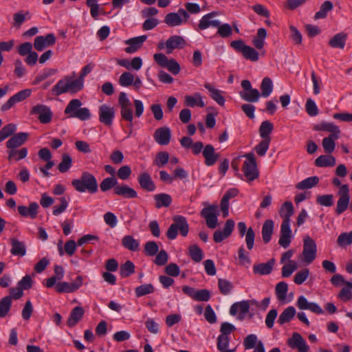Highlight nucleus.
Returning <instances> with one entry per match:
<instances>
[{"label":"nucleus","mask_w":352,"mask_h":352,"mask_svg":"<svg viewBox=\"0 0 352 352\" xmlns=\"http://www.w3.org/2000/svg\"><path fill=\"white\" fill-rule=\"evenodd\" d=\"M84 82L81 79H74V77L67 76L58 81L52 87V91L55 96H60L64 93L76 94L82 89Z\"/></svg>","instance_id":"nucleus-1"},{"label":"nucleus","mask_w":352,"mask_h":352,"mask_svg":"<svg viewBox=\"0 0 352 352\" xmlns=\"http://www.w3.org/2000/svg\"><path fill=\"white\" fill-rule=\"evenodd\" d=\"M72 186L79 192H88L91 194L98 191V182L95 176L87 171L82 172L78 179H73Z\"/></svg>","instance_id":"nucleus-2"},{"label":"nucleus","mask_w":352,"mask_h":352,"mask_svg":"<svg viewBox=\"0 0 352 352\" xmlns=\"http://www.w3.org/2000/svg\"><path fill=\"white\" fill-rule=\"evenodd\" d=\"M82 102L79 99H72L67 104L64 113L68 118H76L82 121L88 120L91 117L90 110L87 107H82Z\"/></svg>","instance_id":"nucleus-3"},{"label":"nucleus","mask_w":352,"mask_h":352,"mask_svg":"<svg viewBox=\"0 0 352 352\" xmlns=\"http://www.w3.org/2000/svg\"><path fill=\"white\" fill-rule=\"evenodd\" d=\"M173 220V223L169 226L166 232L167 238L170 240L176 239L178 231L183 236H186L189 232V225L186 218L181 215H176Z\"/></svg>","instance_id":"nucleus-4"},{"label":"nucleus","mask_w":352,"mask_h":352,"mask_svg":"<svg viewBox=\"0 0 352 352\" xmlns=\"http://www.w3.org/2000/svg\"><path fill=\"white\" fill-rule=\"evenodd\" d=\"M230 46L236 52L242 54L246 60L256 62L259 59V53L255 48L247 45L241 39L234 40L230 43Z\"/></svg>","instance_id":"nucleus-5"},{"label":"nucleus","mask_w":352,"mask_h":352,"mask_svg":"<svg viewBox=\"0 0 352 352\" xmlns=\"http://www.w3.org/2000/svg\"><path fill=\"white\" fill-rule=\"evenodd\" d=\"M242 157L246 158L242 167L244 175L248 182H252L258 177L254 154L253 153H248Z\"/></svg>","instance_id":"nucleus-6"},{"label":"nucleus","mask_w":352,"mask_h":352,"mask_svg":"<svg viewBox=\"0 0 352 352\" xmlns=\"http://www.w3.org/2000/svg\"><path fill=\"white\" fill-rule=\"evenodd\" d=\"M189 19V14L186 10L179 8L177 12L168 13L164 19V22L168 27L179 26L186 22Z\"/></svg>","instance_id":"nucleus-7"},{"label":"nucleus","mask_w":352,"mask_h":352,"mask_svg":"<svg viewBox=\"0 0 352 352\" xmlns=\"http://www.w3.org/2000/svg\"><path fill=\"white\" fill-rule=\"evenodd\" d=\"M241 87L243 90L239 92V96L242 99L248 102H256L258 101L261 95L257 89L252 88L250 80H242Z\"/></svg>","instance_id":"nucleus-8"},{"label":"nucleus","mask_w":352,"mask_h":352,"mask_svg":"<svg viewBox=\"0 0 352 352\" xmlns=\"http://www.w3.org/2000/svg\"><path fill=\"white\" fill-rule=\"evenodd\" d=\"M118 104L120 107V115L123 120L131 122L130 128L132 127V121L133 119V111L131 109V102L128 98L126 93L120 92L118 98Z\"/></svg>","instance_id":"nucleus-9"},{"label":"nucleus","mask_w":352,"mask_h":352,"mask_svg":"<svg viewBox=\"0 0 352 352\" xmlns=\"http://www.w3.org/2000/svg\"><path fill=\"white\" fill-rule=\"evenodd\" d=\"M316 252L317 246L315 241L310 236H306L304 239L302 260L307 264H310L316 258Z\"/></svg>","instance_id":"nucleus-10"},{"label":"nucleus","mask_w":352,"mask_h":352,"mask_svg":"<svg viewBox=\"0 0 352 352\" xmlns=\"http://www.w3.org/2000/svg\"><path fill=\"white\" fill-rule=\"evenodd\" d=\"M200 214L205 219L206 223L209 228L214 229L217 227L218 224L217 206L210 205L203 208Z\"/></svg>","instance_id":"nucleus-11"},{"label":"nucleus","mask_w":352,"mask_h":352,"mask_svg":"<svg viewBox=\"0 0 352 352\" xmlns=\"http://www.w3.org/2000/svg\"><path fill=\"white\" fill-rule=\"evenodd\" d=\"M31 89H25L21 90L12 97H10L7 102H6L1 107L2 111H6L11 109L16 103L22 102L26 98H29L32 94Z\"/></svg>","instance_id":"nucleus-12"},{"label":"nucleus","mask_w":352,"mask_h":352,"mask_svg":"<svg viewBox=\"0 0 352 352\" xmlns=\"http://www.w3.org/2000/svg\"><path fill=\"white\" fill-rule=\"evenodd\" d=\"M83 278L78 276L73 283L59 282L56 285V290L58 293H72L78 290L82 285Z\"/></svg>","instance_id":"nucleus-13"},{"label":"nucleus","mask_w":352,"mask_h":352,"mask_svg":"<svg viewBox=\"0 0 352 352\" xmlns=\"http://www.w3.org/2000/svg\"><path fill=\"white\" fill-rule=\"evenodd\" d=\"M115 112L113 107L102 104L98 109L100 122L106 126H111L115 117Z\"/></svg>","instance_id":"nucleus-14"},{"label":"nucleus","mask_w":352,"mask_h":352,"mask_svg":"<svg viewBox=\"0 0 352 352\" xmlns=\"http://www.w3.org/2000/svg\"><path fill=\"white\" fill-rule=\"evenodd\" d=\"M32 114H38V120L42 124L50 123L52 118V112L50 107L43 104H37L32 107Z\"/></svg>","instance_id":"nucleus-15"},{"label":"nucleus","mask_w":352,"mask_h":352,"mask_svg":"<svg viewBox=\"0 0 352 352\" xmlns=\"http://www.w3.org/2000/svg\"><path fill=\"white\" fill-rule=\"evenodd\" d=\"M56 43L54 34H48L45 36H38L34 38V47L37 51H43L45 48L52 46Z\"/></svg>","instance_id":"nucleus-16"},{"label":"nucleus","mask_w":352,"mask_h":352,"mask_svg":"<svg viewBox=\"0 0 352 352\" xmlns=\"http://www.w3.org/2000/svg\"><path fill=\"white\" fill-rule=\"evenodd\" d=\"M250 302L249 300H242L234 303L230 309V314L232 316L236 315L239 313L237 318L240 320H243L245 315L249 312Z\"/></svg>","instance_id":"nucleus-17"},{"label":"nucleus","mask_w":352,"mask_h":352,"mask_svg":"<svg viewBox=\"0 0 352 352\" xmlns=\"http://www.w3.org/2000/svg\"><path fill=\"white\" fill-rule=\"evenodd\" d=\"M287 344L292 349H298L300 352H307L309 349V346L307 344L305 340L302 336L297 332L293 333L292 337L287 340Z\"/></svg>","instance_id":"nucleus-18"},{"label":"nucleus","mask_w":352,"mask_h":352,"mask_svg":"<svg viewBox=\"0 0 352 352\" xmlns=\"http://www.w3.org/2000/svg\"><path fill=\"white\" fill-rule=\"evenodd\" d=\"M153 138L160 145H167L171 138L170 129L167 126L158 128L154 132Z\"/></svg>","instance_id":"nucleus-19"},{"label":"nucleus","mask_w":352,"mask_h":352,"mask_svg":"<svg viewBox=\"0 0 352 352\" xmlns=\"http://www.w3.org/2000/svg\"><path fill=\"white\" fill-rule=\"evenodd\" d=\"M146 38L147 36L146 35H142L126 40L125 43L129 46L124 49L125 52L128 54L135 53L142 47Z\"/></svg>","instance_id":"nucleus-20"},{"label":"nucleus","mask_w":352,"mask_h":352,"mask_svg":"<svg viewBox=\"0 0 352 352\" xmlns=\"http://www.w3.org/2000/svg\"><path fill=\"white\" fill-rule=\"evenodd\" d=\"M186 45V41L182 36L174 35L170 36L166 41V53L171 54L175 49H182Z\"/></svg>","instance_id":"nucleus-21"},{"label":"nucleus","mask_w":352,"mask_h":352,"mask_svg":"<svg viewBox=\"0 0 352 352\" xmlns=\"http://www.w3.org/2000/svg\"><path fill=\"white\" fill-rule=\"evenodd\" d=\"M39 206L36 202H32L29 206H18L19 214L23 217H30L34 219L38 213Z\"/></svg>","instance_id":"nucleus-22"},{"label":"nucleus","mask_w":352,"mask_h":352,"mask_svg":"<svg viewBox=\"0 0 352 352\" xmlns=\"http://www.w3.org/2000/svg\"><path fill=\"white\" fill-rule=\"evenodd\" d=\"M292 239V230L290 228V223H282L280 226V236L278 240V243L284 248H287L290 243Z\"/></svg>","instance_id":"nucleus-23"},{"label":"nucleus","mask_w":352,"mask_h":352,"mask_svg":"<svg viewBox=\"0 0 352 352\" xmlns=\"http://www.w3.org/2000/svg\"><path fill=\"white\" fill-rule=\"evenodd\" d=\"M217 13L216 12H212L207 14H205L199 21L198 27L200 30H206L209 27L217 28L219 26V21L217 19H212L213 17L216 16Z\"/></svg>","instance_id":"nucleus-24"},{"label":"nucleus","mask_w":352,"mask_h":352,"mask_svg":"<svg viewBox=\"0 0 352 352\" xmlns=\"http://www.w3.org/2000/svg\"><path fill=\"white\" fill-rule=\"evenodd\" d=\"M202 154L205 158V164L208 166L214 165L219 157V155L215 153L214 148L211 144H207L204 147Z\"/></svg>","instance_id":"nucleus-25"},{"label":"nucleus","mask_w":352,"mask_h":352,"mask_svg":"<svg viewBox=\"0 0 352 352\" xmlns=\"http://www.w3.org/2000/svg\"><path fill=\"white\" fill-rule=\"evenodd\" d=\"M113 193L126 199H133L138 197L137 192L126 184L118 185L114 188Z\"/></svg>","instance_id":"nucleus-26"},{"label":"nucleus","mask_w":352,"mask_h":352,"mask_svg":"<svg viewBox=\"0 0 352 352\" xmlns=\"http://www.w3.org/2000/svg\"><path fill=\"white\" fill-rule=\"evenodd\" d=\"M28 137L27 133H18L7 141L6 147L9 149L19 147L26 142Z\"/></svg>","instance_id":"nucleus-27"},{"label":"nucleus","mask_w":352,"mask_h":352,"mask_svg":"<svg viewBox=\"0 0 352 352\" xmlns=\"http://www.w3.org/2000/svg\"><path fill=\"white\" fill-rule=\"evenodd\" d=\"M141 188L146 191L153 192L155 189V185L148 173H143L138 177Z\"/></svg>","instance_id":"nucleus-28"},{"label":"nucleus","mask_w":352,"mask_h":352,"mask_svg":"<svg viewBox=\"0 0 352 352\" xmlns=\"http://www.w3.org/2000/svg\"><path fill=\"white\" fill-rule=\"evenodd\" d=\"M12 248L10 252L14 256H23L26 254V246L23 241H20L16 238L10 239Z\"/></svg>","instance_id":"nucleus-29"},{"label":"nucleus","mask_w":352,"mask_h":352,"mask_svg":"<svg viewBox=\"0 0 352 352\" xmlns=\"http://www.w3.org/2000/svg\"><path fill=\"white\" fill-rule=\"evenodd\" d=\"M184 103L189 107H194L195 106L204 107L205 106L201 95L199 92H195L192 95L186 96L184 98Z\"/></svg>","instance_id":"nucleus-30"},{"label":"nucleus","mask_w":352,"mask_h":352,"mask_svg":"<svg viewBox=\"0 0 352 352\" xmlns=\"http://www.w3.org/2000/svg\"><path fill=\"white\" fill-rule=\"evenodd\" d=\"M275 260L270 259L265 263H258L253 266V272L254 274L261 275L270 274L272 271V267L274 264Z\"/></svg>","instance_id":"nucleus-31"},{"label":"nucleus","mask_w":352,"mask_h":352,"mask_svg":"<svg viewBox=\"0 0 352 352\" xmlns=\"http://www.w3.org/2000/svg\"><path fill=\"white\" fill-rule=\"evenodd\" d=\"M347 35L344 32L335 34L329 41V45L333 48L344 49L346 41Z\"/></svg>","instance_id":"nucleus-32"},{"label":"nucleus","mask_w":352,"mask_h":352,"mask_svg":"<svg viewBox=\"0 0 352 352\" xmlns=\"http://www.w3.org/2000/svg\"><path fill=\"white\" fill-rule=\"evenodd\" d=\"M280 214L283 217L282 223H290L291 217L294 214V206L291 201H285L280 208Z\"/></svg>","instance_id":"nucleus-33"},{"label":"nucleus","mask_w":352,"mask_h":352,"mask_svg":"<svg viewBox=\"0 0 352 352\" xmlns=\"http://www.w3.org/2000/svg\"><path fill=\"white\" fill-rule=\"evenodd\" d=\"M204 87L210 92V97L220 106H223L225 104V98L221 94V91L210 83L207 82L204 85Z\"/></svg>","instance_id":"nucleus-34"},{"label":"nucleus","mask_w":352,"mask_h":352,"mask_svg":"<svg viewBox=\"0 0 352 352\" xmlns=\"http://www.w3.org/2000/svg\"><path fill=\"white\" fill-rule=\"evenodd\" d=\"M274 221L271 219L266 220L262 226V238L265 243H268L272 238L274 231Z\"/></svg>","instance_id":"nucleus-35"},{"label":"nucleus","mask_w":352,"mask_h":352,"mask_svg":"<svg viewBox=\"0 0 352 352\" xmlns=\"http://www.w3.org/2000/svg\"><path fill=\"white\" fill-rule=\"evenodd\" d=\"M154 200L155 201V207L160 208L162 207L167 208L172 203V197L170 195L166 193H160L154 195Z\"/></svg>","instance_id":"nucleus-36"},{"label":"nucleus","mask_w":352,"mask_h":352,"mask_svg":"<svg viewBox=\"0 0 352 352\" xmlns=\"http://www.w3.org/2000/svg\"><path fill=\"white\" fill-rule=\"evenodd\" d=\"M84 314V309L81 307H74L70 313L69 317L67 320L69 327L75 326L78 321L82 318Z\"/></svg>","instance_id":"nucleus-37"},{"label":"nucleus","mask_w":352,"mask_h":352,"mask_svg":"<svg viewBox=\"0 0 352 352\" xmlns=\"http://www.w3.org/2000/svg\"><path fill=\"white\" fill-rule=\"evenodd\" d=\"M296 311L294 307L289 306L287 307L279 316L278 322L283 325L291 321L294 317Z\"/></svg>","instance_id":"nucleus-38"},{"label":"nucleus","mask_w":352,"mask_h":352,"mask_svg":"<svg viewBox=\"0 0 352 352\" xmlns=\"http://www.w3.org/2000/svg\"><path fill=\"white\" fill-rule=\"evenodd\" d=\"M31 18V14L28 11H19L13 15L12 26L19 28L21 25L27 20Z\"/></svg>","instance_id":"nucleus-39"},{"label":"nucleus","mask_w":352,"mask_h":352,"mask_svg":"<svg viewBox=\"0 0 352 352\" xmlns=\"http://www.w3.org/2000/svg\"><path fill=\"white\" fill-rule=\"evenodd\" d=\"M339 138V135L331 134L322 140V146L324 151L327 153H331L336 147L335 140Z\"/></svg>","instance_id":"nucleus-40"},{"label":"nucleus","mask_w":352,"mask_h":352,"mask_svg":"<svg viewBox=\"0 0 352 352\" xmlns=\"http://www.w3.org/2000/svg\"><path fill=\"white\" fill-rule=\"evenodd\" d=\"M315 164L318 167H331L336 164V158L332 155H322L315 160Z\"/></svg>","instance_id":"nucleus-41"},{"label":"nucleus","mask_w":352,"mask_h":352,"mask_svg":"<svg viewBox=\"0 0 352 352\" xmlns=\"http://www.w3.org/2000/svg\"><path fill=\"white\" fill-rule=\"evenodd\" d=\"M230 337L224 335H219L217 338V347L221 352H234L235 349H228L230 344Z\"/></svg>","instance_id":"nucleus-42"},{"label":"nucleus","mask_w":352,"mask_h":352,"mask_svg":"<svg viewBox=\"0 0 352 352\" xmlns=\"http://www.w3.org/2000/svg\"><path fill=\"white\" fill-rule=\"evenodd\" d=\"M12 297L6 296L0 300V318H5L12 307Z\"/></svg>","instance_id":"nucleus-43"},{"label":"nucleus","mask_w":352,"mask_h":352,"mask_svg":"<svg viewBox=\"0 0 352 352\" xmlns=\"http://www.w3.org/2000/svg\"><path fill=\"white\" fill-rule=\"evenodd\" d=\"M122 245L130 251L138 250L140 243L131 235H126L122 240Z\"/></svg>","instance_id":"nucleus-44"},{"label":"nucleus","mask_w":352,"mask_h":352,"mask_svg":"<svg viewBox=\"0 0 352 352\" xmlns=\"http://www.w3.org/2000/svg\"><path fill=\"white\" fill-rule=\"evenodd\" d=\"M261 95L264 98H267L273 91V82L270 78L265 77L261 84Z\"/></svg>","instance_id":"nucleus-45"},{"label":"nucleus","mask_w":352,"mask_h":352,"mask_svg":"<svg viewBox=\"0 0 352 352\" xmlns=\"http://www.w3.org/2000/svg\"><path fill=\"white\" fill-rule=\"evenodd\" d=\"M333 8V3L330 1H324L321 5L319 11L315 14L314 19L317 20L326 18L327 13L332 10Z\"/></svg>","instance_id":"nucleus-46"},{"label":"nucleus","mask_w":352,"mask_h":352,"mask_svg":"<svg viewBox=\"0 0 352 352\" xmlns=\"http://www.w3.org/2000/svg\"><path fill=\"white\" fill-rule=\"evenodd\" d=\"M318 182L319 178L318 177H309L298 183L296 188L299 190L309 189L315 186Z\"/></svg>","instance_id":"nucleus-47"},{"label":"nucleus","mask_w":352,"mask_h":352,"mask_svg":"<svg viewBox=\"0 0 352 352\" xmlns=\"http://www.w3.org/2000/svg\"><path fill=\"white\" fill-rule=\"evenodd\" d=\"M316 131H325L331 133V134H336L339 135L340 130L339 127L333 123L330 122H322L318 124L314 128Z\"/></svg>","instance_id":"nucleus-48"},{"label":"nucleus","mask_w":352,"mask_h":352,"mask_svg":"<svg viewBox=\"0 0 352 352\" xmlns=\"http://www.w3.org/2000/svg\"><path fill=\"white\" fill-rule=\"evenodd\" d=\"M188 254L192 260L196 263L200 262L203 258V252L197 244L188 247Z\"/></svg>","instance_id":"nucleus-49"},{"label":"nucleus","mask_w":352,"mask_h":352,"mask_svg":"<svg viewBox=\"0 0 352 352\" xmlns=\"http://www.w3.org/2000/svg\"><path fill=\"white\" fill-rule=\"evenodd\" d=\"M8 160H11L14 159L16 161L21 160L26 157L28 155V149L26 148H22L20 150H15V148H10L8 151Z\"/></svg>","instance_id":"nucleus-50"},{"label":"nucleus","mask_w":352,"mask_h":352,"mask_svg":"<svg viewBox=\"0 0 352 352\" xmlns=\"http://www.w3.org/2000/svg\"><path fill=\"white\" fill-rule=\"evenodd\" d=\"M274 129L273 124L268 121H263L259 127V134L263 139L270 138V134L272 132Z\"/></svg>","instance_id":"nucleus-51"},{"label":"nucleus","mask_w":352,"mask_h":352,"mask_svg":"<svg viewBox=\"0 0 352 352\" xmlns=\"http://www.w3.org/2000/svg\"><path fill=\"white\" fill-rule=\"evenodd\" d=\"M135 272V265L131 261H126L120 267V274L122 278H126Z\"/></svg>","instance_id":"nucleus-52"},{"label":"nucleus","mask_w":352,"mask_h":352,"mask_svg":"<svg viewBox=\"0 0 352 352\" xmlns=\"http://www.w3.org/2000/svg\"><path fill=\"white\" fill-rule=\"evenodd\" d=\"M218 287L220 292L223 295L226 296L231 292L234 286L233 284L230 280L223 278H219Z\"/></svg>","instance_id":"nucleus-53"},{"label":"nucleus","mask_w":352,"mask_h":352,"mask_svg":"<svg viewBox=\"0 0 352 352\" xmlns=\"http://www.w3.org/2000/svg\"><path fill=\"white\" fill-rule=\"evenodd\" d=\"M16 130L15 124L10 123L5 125L0 131V142L12 135Z\"/></svg>","instance_id":"nucleus-54"},{"label":"nucleus","mask_w":352,"mask_h":352,"mask_svg":"<svg viewBox=\"0 0 352 352\" xmlns=\"http://www.w3.org/2000/svg\"><path fill=\"white\" fill-rule=\"evenodd\" d=\"M118 186L117 179L114 177H107L104 179L100 184V190L106 192L111 188H114Z\"/></svg>","instance_id":"nucleus-55"},{"label":"nucleus","mask_w":352,"mask_h":352,"mask_svg":"<svg viewBox=\"0 0 352 352\" xmlns=\"http://www.w3.org/2000/svg\"><path fill=\"white\" fill-rule=\"evenodd\" d=\"M288 291V285L287 284L284 282L281 281L279 282L275 288V292L277 298L279 300H283L286 298L287 293Z\"/></svg>","instance_id":"nucleus-56"},{"label":"nucleus","mask_w":352,"mask_h":352,"mask_svg":"<svg viewBox=\"0 0 352 352\" xmlns=\"http://www.w3.org/2000/svg\"><path fill=\"white\" fill-rule=\"evenodd\" d=\"M169 161V154L166 151H161L157 153L154 164L159 168L164 167Z\"/></svg>","instance_id":"nucleus-57"},{"label":"nucleus","mask_w":352,"mask_h":352,"mask_svg":"<svg viewBox=\"0 0 352 352\" xmlns=\"http://www.w3.org/2000/svg\"><path fill=\"white\" fill-rule=\"evenodd\" d=\"M337 243L342 248L351 245L352 243V230L350 232L340 234L338 237Z\"/></svg>","instance_id":"nucleus-58"},{"label":"nucleus","mask_w":352,"mask_h":352,"mask_svg":"<svg viewBox=\"0 0 352 352\" xmlns=\"http://www.w3.org/2000/svg\"><path fill=\"white\" fill-rule=\"evenodd\" d=\"M154 292V287L152 284H145L138 286L135 289L137 297H141Z\"/></svg>","instance_id":"nucleus-59"},{"label":"nucleus","mask_w":352,"mask_h":352,"mask_svg":"<svg viewBox=\"0 0 352 352\" xmlns=\"http://www.w3.org/2000/svg\"><path fill=\"white\" fill-rule=\"evenodd\" d=\"M134 75L129 72L122 73L119 78V84L122 87H129L133 85L134 81Z\"/></svg>","instance_id":"nucleus-60"},{"label":"nucleus","mask_w":352,"mask_h":352,"mask_svg":"<svg viewBox=\"0 0 352 352\" xmlns=\"http://www.w3.org/2000/svg\"><path fill=\"white\" fill-rule=\"evenodd\" d=\"M271 138L263 139L258 145L254 148L256 153L259 156H264L267 151Z\"/></svg>","instance_id":"nucleus-61"},{"label":"nucleus","mask_w":352,"mask_h":352,"mask_svg":"<svg viewBox=\"0 0 352 352\" xmlns=\"http://www.w3.org/2000/svg\"><path fill=\"white\" fill-rule=\"evenodd\" d=\"M316 203L322 206L330 207L333 204V195L331 194L318 195L316 197Z\"/></svg>","instance_id":"nucleus-62"},{"label":"nucleus","mask_w":352,"mask_h":352,"mask_svg":"<svg viewBox=\"0 0 352 352\" xmlns=\"http://www.w3.org/2000/svg\"><path fill=\"white\" fill-rule=\"evenodd\" d=\"M347 287H343L338 294V298L343 301H348L352 298V283L346 281Z\"/></svg>","instance_id":"nucleus-63"},{"label":"nucleus","mask_w":352,"mask_h":352,"mask_svg":"<svg viewBox=\"0 0 352 352\" xmlns=\"http://www.w3.org/2000/svg\"><path fill=\"white\" fill-rule=\"evenodd\" d=\"M159 252V246L155 241H148L144 245V252L146 256H153Z\"/></svg>","instance_id":"nucleus-64"}]
</instances>
